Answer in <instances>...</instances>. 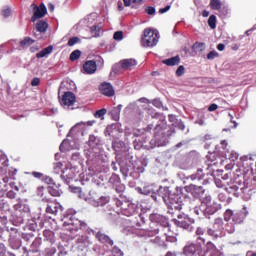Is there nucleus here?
<instances>
[{"mask_svg": "<svg viewBox=\"0 0 256 256\" xmlns=\"http://www.w3.org/2000/svg\"><path fill=\"white\" fill-rule=\"evenodd\" d=\"M0 210L2 212L10 211V206L4 199H0Z\"/></svg>", "mask_w": 256, "mask_h": 256, "instance_id": "obj_34", "label": "nucleus"}, {"mask_svg": "<svg viewBox=\"0 0 256 256\" xmlns=\"http://www.w3.org/2000/svg\"><path fill=\"white\" fill-rule=\"evenodd\" d=\"M81 55H82V52L80 50H75L70 54L69 59L70 61H76L80 59Z\"/></svg>", "mask_w": 256, "mask_h": 256, "instance_id": "obj_33", "label": "nucleus"}, {"mask_svg": "<svg viewBox=\"0 0 256 256\" xmlns=\"http://www.w3.org/2000/svg\"><path fill=\"white\" fill-rule=\"evenodd\" d=\"M186 192L190 193L192 196L199 198L205 194L206 190L203 189L202 186H196L193 184H190L189 186L185 187Z\"/></svg>", "mask_w": 256, "mask_h": 256, "instance_id": "obj_10", "label": "nucleus"}, {"mask_svg": "<svg viewBox=\"0 0 256 256\" xmlns=\"http://www.w3.org/2000/svg\"><path fill=\"white\" fill-rule=\"evenodd\" d=\"M106 114H107V109H106V108H102V109L97 110V111L94 113V117H95V118H98V119H101V118H103Z\"/></svg>", "mask_w": 256, "mask_h": 256, "instance_id": "obj_35", "label": "nucleus"}, {"mask_svg": "<svg viewBox=\"0 0 256 256\" xmlns=\"http://www.w3.org/2000/svg\"><path fill=\"white\" fill-rule=\"evenodd\" d=\"M177 242V238L175 236L172 235H167L165 233V243H176Z\"/></svg>", "mask_w": 256, "mask_h": 256, "instance_id": "obj_40", "label": "nucleus"}, {"mask_svg": "<svg viewBox=\"0 0 256 256\" xmlns=\"http://www.w3.org/2000/svg\"><path fill=\"white\" fill-rule=\"evenodd\" d=\"M145 11L149 15H154L156 13V9L152 6H149Z\"/></svg>", "mask_w": 256, "mask_h": 256, "instance_id": "obj_54", "label": "nucleus"}, {"mask_svg": "<svg viewBox=\"0 0 256 256\" xmlns=\"http://www.w3.org/2000/svg\"><path fill=\"white\" fill-rule=\"evenodd\" d=\"M137 66V60L134 58H126L125 60H120L119 64L114 66V69L120 67L124 70H131L133 67Z\"/></svg>", "mask_w": 256, "mask_h": 256, "instance_id": "obj_11", "label": "nucleus"}, {"mask_svg": "<svg viewBox=\"0 0 256 256\" xmlns=\"http://www.w3.org/2000/svg\"><path fill=\"white\" fill-rule=\"evenodd\" d=\"M234 213L235 212H233V210H226L224 212V220L229 222L231 219H233Z\"/></svg>", "mask_w": 256, "mask_h": 256, "instance_id": "obj_38", "label": "nucleus"}, {"mask_svg": "<svg viewBox=\"0 0 256 256\" xmlns=\"http://www.w3.org/2000/svg\"><path fill=\"white\" fill-rule=\"evenodd\" d=\"M43 236L47 241L53 243L55 241V233L52 230L45 229L43 231Z\"/></svg>", "mask_w": 256, "mask_h": 256, "instance_id": "obj_24", "label": "nucleus"}, {"mask_svg": "<svg viewBox=\"0 0 256 256\" xmlns=\"http://www.w3.org/2000/svg\"><path fill=\"white\" fill-rule=\"evenodd\" d=\"M185 72V68L184 66H180L179 68H177L176 70V76L177 77H181Z\"/></svg>", "mask_w": 256, "mask_h": 256, "instance_id": "obj_50", "label": "nucleus"}, {"mask_svg": "<svg viewBox=\"0 0 256 256\" xmlns=\"http://www.w3.org/2000/svg\"><path fill=\"white\" fill-rule=\"evenodd\" d=\"M63 163L61 162H57V163H54V166H53V169L56 173H60V171L63 169Z\"/></svg>", "mask_w": 256, "mask_h": 256, "instance_id": "obj_43", "label": "nucleus"}, {"mask_svg": "<svg viewBox=\"0 0 256 256\" xmlns=\"http://www.w3.org/2000/svg\"><path fill=\"white\" fill-rule=\"evenodd\" d=\"M145 224V219L143 216H138L137 221H136V227H141L142 225Z\"/></svg>", "mask_w": 256, "mask_h": 256, "instance_id": "obj_47", "label": "nucleus"}, {"mask_svg": "<svg viewBox=\"0 0 256 256\" xmlns=\"http://www.w3.org/2000/svg\"><path fill=\"white\" fill-rule=\"evenodd\" d=\"M90 31L95 37H98L100 34V29L97 26H91Z\"/></svg>", "mask_w": 256, "mask_h": 256, "instance_id": "obj_44", "label": "nucleus"}, {"mask_svg": "<svg viewBox=\"0 0 256 256\" xmlns=\"http://www.w3.org/2000/svg\"><path fill=\"white\" fill-rule=\"evenodd\" d=\"M158 42L157 34L154 33L150 28L144 30L142 38V45L144 47H154Z\"/></svg>", "mask_w": 256, "mask_h": 256, "instance_id": "obj_4", "label": "nucleus"}, {"mask_svg": "<svg viewBox=\"0 0 256 256\" xmlns=\"http://www.w3.org/2000/svg\"><path fill=\"white\" fill-rule=\"evenodd\" d=\"M211 256H224V254L219 250H213Z\"/></svg>", "mask_w": 256, "mask_h": 256, "instance_id": "obj_59", "label": "nucleus"}, {"mask_svg": "<svg viewBox=\"0 0 256 256\" xmlns=\"http://www.w3.org/2000/svg\"><path fill=\"white\" fill-rule=\"evenodd\" d=\"M116 207H118V214L124 215L126 217H131L136 213V207L130 202H122L118 199L115 200Z\"/></svg>", "mask_w": 256, "mask_h": 256, "instance_id": "obj_2", "label": "nucleus"}, {"mask_svg": "<svg viewBox=\"0 0 256 256\" xmlns=\"http://www.w3.org/2000/svg\"><path fill=\"white\" fill-rule=\"evenodd\" d=\"M208 166H219L223 163V158L218 156L216 153H210L207 155Z\"/></svg>", "mask_w": 256, "mask_h": 256, "instance_id": "obj_13", "label": "nucleus"}, {"mask_svg": "<svg viewBox=\"0 0 256 256\" xmlns=\"http://www.w3.org/2000/svg\"><path fill=\"white\" fill-rule=\"evenodd\" d=\"M225 156L230 160V161H236L239 158V154L235 151H230L227 150L225 153Z\"/></svg>", "mask_w": 256, "mask_h": 256, "instance_id": "obj_27", "label": "nucleus"}, {"mask_svg": "<svg viewBox=\"0 0 256 256\" xmlns=\"http://www.w3.org/2000/svg\"><path fill=\"white\" fill-rule=\"evenodd\" d=\"M79 42H80V38L79 37H73V38L69 39L67 45L72 47V46L76 45Z\"/></svg>", "mask_w": 256, "mask_h": 256, "instance_id": "obj_41", "label": "nucleus"}, {"mask_svg": "<svg viewBox=\"0 0 256 256\" xmlns=\"http://www.w3.org/2000/svg\"><path fill=\"white\" fill-rule=\"evenodd\" d=\"M53 50H54L53 46H48L47 48H45L42 51H40L39 53H37L36 57L38 59L47 57V55L51 54L53 52Z\"/></svg>", "mask_w": 256, "mask_h": 256, "instance_id": "obj_23", "label": "nucleus"}, {"mask_svg": "<svg viewBox=\"0 0 256 256\" xmlns=\"http://www.w3.org/2000/svg\"><path fill=\"white\" fill-rule=\"evenodd\" d=\"M35 41L29 37H25L21 42H20V47L21 48H27L31 46Z\"/></svg>", "mask_w": 256, "mask_h": 256, "instance_id": "obj_28", "label": "nucleus"}, {"mask_svg": "<svg viewBox=\"0 0 256 256\" xmlns=\"http://www.w3.org/2000/svg\"><path fill=\"white\" fill-rule=\"evenodd\" d=\"M33 6V16L31 17V22L37 21V19H41L47 15V7L45 4H40V6L32 5Z\"/></svg>", "mask_w": 256, "mask_h": 256, "instance_id": "obj_8", "label": "nucleus"}, {"mask_svg": "<svg viewBox=\"0 0 256 256\" xmlns=\"http://www.w3.org/2000/svg\"><path fill=\"white\" fill-rule=\"evenodd\" d=\"M205 234V230L202 227L196 229V236L201 237Z\"/></svg>", "mask_w": 256, "mask_h": 256, "instance_id": "obj_53", "label": "nucleus"}, {"mask_svg": "<svg viewBox=\"0 0 256 256\" xmlns=\"http://www.w3.org/2000/svg\"><path fill=\"white\" fill-rule=\"evenodd\" d=\"M216 185L219 188H224L226 192H228L229 194H233L236 197L244 194L245 190H247L245 184L239 181H230L229 183H227V185H225L220 184V181L218 180L216 181Z\"/></svg>", "mask_w": 256, "mask_h": 256, "instance_id": "obj_1", "label": "nucleus"}, {"mask_svg": "<svg viewBox=\"0 0 256 256\" xmlns=\"http://www.w3.org/2000/svg\"><path fill=\"white\" fill-rule=\"evenodd\" d=\"M41 83V79L39 77H34L32 80H31V85L33 87H37L39 86V84Z\"/></svg>", "mask_w": 256, "mask_h": 256, "instance_id": "obj_49", "label": "nucleus"}, {"mask_svg": "<svg viewBox=\"0 0 256 256\" xmlns=\"http://www.w3.org/2000/svg\"><path fill=\"white\" fill-rule=\"evenodd\" d=\"M207 234L213 239H218L221 236V234L217 232V230H215L213 227L207 229Z\"/></svg>", "mask_w": 256, "mask_h": 256, "instance_id": "obj_31", "label": "nucleus"}, {"mask_svg": "<svg viewBox=\"0 0 256 256\" xmlns=\"http://www.w3.org/2000/svg\"><path fill=\"white\" fill-rule=\"evenodd\" d=\"M207 251L214 250L216 248L215 244L212 241L206 243Z\"/></svg>", "mask_w": 256, "mask_h": 256, "instance_id": "obj_52", "label": "nucleus"}, {"mask_svg": "<svg viewBox=\"0 0 256 256\" xmlns=\"http://www.w3.org/2000/svg\"><path fill=\"white\" fill-rule=\"evenodd\" d=\"M76 103V95L71 92L67 91L62 95L60 99V105L63 107H71Z\"/></svg>", "mask_w": 256, "mask_h": 256, "instance_id": "obj_6", "label": "nucleus"}, {"mask_svg": "<svg viewBox=\"0 0 256 256\" xmlns=\"http://www.w3.org/2000/svg\"><path fill=\"white\" fill-rule=\"evenodd\" d=\"M99 91L102 95L106 97H113L115 95V90L111 83L103 82L99 86Z\"/></svg>", "mask_w": 256, "mask_h": 256, "instance_id": "obj_9", "label": "nucleus"}, {"mask_svg": "<svg viewBox=\"0 0 256 256\" xmlns=\"http://www.w3.org/2000/svg\"><path fill=\"white\" fill-rule=\"evenodd\" d=\"M208 26L213 30L217 28V17L215 15L209 17Z\"/></svg>", "mask_w": 256, "mask_h": 256, "instance_id": "obj_30", "label": "nucleus"}, {"mask_svg": "<svg viewBox=\"0 0 256 256\" xmlns=\"http://www.w3.org/2000/svg\"><path fill=\"white\" fill-rule=\"evenodd\" d=\"M196 246H199L201 249H203V246L206 245V239L203 238V236H198L196 238V243H195Z\"/></svg>", "mask_w": 256, "mask_h": 256, "instance_id": "obj_36", "label": "nucleus"}, {"mask_svg": "<svg viewBox=\"0 0 256 256\" xmlns=\"http://www.w3.org/2000/svg\"><path fill=\"white\" fill-rule=\"evenodd\" d=\"M232 222L234 224H241L243 223V214L241 212H235L232 217Z\"/></svg>", "mask_w": 256, "mask_h": 256, "instance_id": "obj_26", "label": "nucleus"}, {"mask_svg": "<svg viewBox=\"0 0 256 256\" xmlns=\"http://www.w3.org/2000/svg\"><path fill=\"white\" fill-rule=\"evenodd\" d=\"M173 222L177 227L187 230L188 232H192L193 230V225L189 224L186 220H176L174 218Z\"/></svg>", "mask_w": 256, "mask_h": 256, "instance_id": "obj_17", "label": "nucleus"}, {"mask_svg": "<svg viewBox=\"0 0 256 256\" xmlns=\"http://www.w3.org/2000/svg\"><path fill=\"white\" fill-rule=\"evenodd\" d=\"M72 192L80 194L82 192V189L80 187H73Z\"/></svg>", "mask_w": 256, "mask_h": 256, "instance_id": "obj_63", "label": "nucleus"}, {"mask_svg": "<svg viewBox=\"0 0 256 256\" xmlns=\"http://www.w3.org/2000/svg\"><path fill=\"white\" fill-rule=\"evenodd\" d=\"M83 70L86 74H94L97 71V63L95 60H87L83 64Z\"/></svg>", "mask_w": 256, "mask_h": 256, "instance_id": "obj_14", "label": "nucleus"}, {"mask_svg": "<svg viewBox=\"0 0 256 256\" xmlns=\"http://www.w3.org/2000/svg\"><path fill=\"white\" fill-rule=\"evenodd\" d=\"M226 48V46L224 44H218L217 45V50H219L220 52L224 51Z\"/></svg>", "mask_w": 256, "mask_h": 256, "instance_id": "obj_62", "label": "nucleus"}, {"mask_svg": "<svg viewBox=\"0 0 256 256\" xmlns=\"http://www.w3.org/2000/svg\"><path fill=\"white\" fill-rule=\"evenodd\" d=\"M31 175L38 179H41L43 177V173L41 172H32Z\"/></svg>", "mask_w": 256, "mask_h": 256, "instance_id": "obj_60", "label": "nucleus"}, {"mask_svg": "<svg viewBox=\"0 0 256 256\" xmlns=\"http://www.w3.org/2000/svg\"><path fill=\"white\" fill-rule=\"evenodd\" d=\"M7 198L9 199H15L16 197V193L12 190H10L7 194H6Z\"/></svg>", "mask_w": 256, "mask_h": 256, "instance_id": "obj_58", "label": "nucleus"}, {"mask_svg": "<svg viewBox=\"0 0 256 256\" xmlns=\"http://www.w3.org/2000/svg\"><path fill=\"white\" fill-rule=\"evenodd\" d=\"M41 238H35V240L32 242L30 246V250L32 253H38L39 249L41 248Z\"/></svg>", "mask_w": 256, "mask_h": 256, "instance_id": "obj_21", "label": "nucleus"}, {"mask_svg": "<svg viewBox=\"0 0 256 256\" xmlns=\"http://www.w3.org/2000/svg\"><path fill=\"white\" fill-rule=\"evenodd\" d=\"M42 201L46 203L45 212L48 215L57 216L59 212L63 211L62 205L56 201L48 198H43Z\"/></svg>", "mask_w": 256, "mask_h": 256, "instance_id": "obj_3", "label": "nucleus"}, {"mask_svg": "<svg viewBox=\"0 0 256 256\" xmlns=\"http://www.w3.org/2000/svg\"><path fill=\"white\" fill-rule=\"evenodd\" d=\"M83 222L81 220H78L77 218H74V216H71L69 220H65L64 226H69L68 230L70 232H77L83 227Z\"/></svg>", "mask_w": 256, "mask_h": 256, "instance_id": "obj_7", "label": "nucleus"}, {"mask_svg": "<svg viewBox=\"0 0 256 256\" xmlns=\"http://www.w3.org/2000/svg\"><path fill=\"white\" fill-rule=\"evenodd\" d=\"M220 145H221V147H222L223 150H226V151L229 150V149H228L229 144H228L227 140H222L221 143H220Z\"/></svg>", "mask_w": 256, "mask_h": 256, "instance_id": "obj_55", "label": "nucleus"}, {"mask_svg": "<svg viewBox=\"0 0 256 256\" xmlns=\"http://www.w3.org/2000/svg\"><path fill=\"white\" fill-rule=\"evenodd\" d=\"M163 199H164L166 206H167V201H170L171 204H176L178 202V197L173 196V195H170L168 197H163Z\"/></svg>", "mask_w": 256, "mask_h": 256, "instance_id": "obj_37", "label": "nucleus"}, {"mask_svg": "<svg viewBox=\"0 0 256 256\" xmlns=\"http://www.w3.org/2000/svg\"><path fill=\"white\" fill-rule=\"evenodd\" d=\"M219 210H221V205H219L218 203H210L207 204L205 207V210H202V213L208 217L210 215H214L215 213H217Z\"/></svg>", "mask_w": 256, "mask_h": 256, "instance_id": "obj_12", "label": "nucleus"}, {"mask_svg": "<svg viewBox=\"0 0 256 256\" xmlns=\"http://www.w3.org/2000/svg\"><path fill=\"white\" fill-rule=\"evenodd\" d=\"M183 254L185 256H205L203 248L195 243L185 245L183 248Z\"/></svg>", "mask_w": 256, "mask_h": 256, "instance_id": "obj_5", "label": "nucleus"}, {"mask_svg": "<svg viewBox=\"0 0 256 256\" xmlns=\"http://www.w3.org/2000/svg\"><path fill=\"white\" fill-rule=\"evenodd\" d=\"M212 228L221 234L224 230V220L222 218H216Z\"/></svg>", "mask_w": 256, "mask_h": 256, "instance_id": "obj_19", "label": "nucleus"}, {"mask_svg": "<svg viewBox=\"0 0 256 256\" xmlns=\"http://www.w3.org/2000/svg\"><path fill=\"white\" fill-rule=\"evenodd\" d=\"M180 63L179 56H173L172 58H167V60H163V64L173 67L175 65H178Z\"/></svg>", "mask_w": 256, "mask_h": 256, "instance_id": "obj_20", "label": "nucleus"}, {"mask_svg": "<svg viewBox=\"0 0 256 256\" xmlns=\"http://www.w3.org/2000/svg\"><path fill=\"white\" fill-rule=\"evenodd\" d=\"M96 239L102 244L114 245V241L105 233L98 231L95 235Z\"/></svg>", "mask_w": 256, "mask_h": 256, "instance_id": "obj_15", "label": "nucleus"}, {"mask_svg": "<svg viewBox=\"0 0 256 256\" xmlns=\"http://www.w3.org/2000/svg\"><path fill=\"white\" fill-rule=\"evenodd\" d=\"M48 193L53 197H61L63 194L62 190L58 187H48Z\"/></svg>", "mask_w": 256, "mask_h": 256, "instance_id": "obj_25", "label": "nucleus"}, {"mask_svg": "<svg viewBox=\"0 0 256 256\" xmlns=\"http://www.w3.org/2000/svg\"><path fill=\"white\" fill-rule=\"evenodd\" d=\"M226 231H227L229 234L235 233V231H236L235 225H234V224H227V226H226Z\"/></svg>", "mask_w": 256, "mask_h": 256, "instance_id": "obj_46", "label": "nucleus"}, {"mask_svg": "<svg viewBox=\"0 0 256 256\" xmlns=\"http://www.w3.org/2000/svg\"><path fill=\"white\" fill-rule=\"evenodd\" d=\"M114 40H116V41L123 40V32L122 31H118V32L114 33Z\"/></svg>", "mask_w": 256, "mask_h": 256, "instance_id": "obj_48", "label": "nucleus"}, {"mask_svg": "<svg viewBox=\"0 0 256 256\" xmlns=\"http://www.w3.org/2000/svg\"><path fill=\"white\" fill-rule=\"evenodd\" d=\"M2 15L7 18L11 15V9L10 8H6L2 11Z\"/></svg>", "mask_w": 256, "mask_h": 256, "instance_id": "obj_57", "label": "nucleus"}, {"mask_svg": "<svg viewBox=\"0 0 256 256\" xmlns=\"http://www.w3.org/2000/svg\"><path fill=\"white\" fill-rule=\"evenodd\" d=\"M219 109V106H218V104H216V103H213V104H211L209 107H208V111L209 112H215V111H217Z\"/></svg>", "mask_w": 256, "mask_h": 256, "instance_id": "obj_51", "label": "nucleus"}, {"mask_svg": "<svg viewBox=\"0 0 256 256\" xmlns=\"http://www.w3.org/2000/svg\"><path fill=\"white\" fill-rule=\"evenodd\" d=\"M219 57V53L216 51H211L208 55H207V59L208 60H214L215 58Z\"/></svg>", "mask_w": 256, "mask_h": 256, "instance_id": "obj_45", "label": "nucleus"}, {"mask_svg": "<svg viewBox=\"0 0 256 256\" xmlns=\"http://www.w3.org/2000/svg\"><path fill=\"white\" fill-rule=\"evenodd\" d=\"M57 252L55 247H50L45 249V256H54Z\"/></svg>", "mask_w": 256, "mask_h": 256, "instance_id": "obj_39", "label": "nucleus"}, {"mask_svg": "<svg viewBox=\"0 0 256 256\" xmlns=\"http://www.w3.org/2000/svg\"><path fill=\"white\" fill-rule=\"evenodd\" d=\"M223 4L221 0H210V7L213 10H220Z\"/></svg>", "mask_w": 256, "mask_h": 256, "instance_id": "obj_29", "label": "nucleus"}, {"mask_svg": "<svg viewBox=\"0 0 256 256\" xmlns=\"http://www.w3.org/2000/svg\"><path fill=\"white\" fill-rule=\"evenodd\" d=\"M123 1H124V6L126 7H130L131 3L141 4L143 2V0H123Z\"/></svg>", "mask_w": 256, "mask_h": 256, "instance_id": "obj_42", "label": "nucleus"}, {"mask_svg": "<svg viewBox=\"0 0 256 256\" xmlns=\"http://www.w3.org/2000/svg\"><path fill=\"white\" fill-rule=\"evenodd\" d=\"M165 256H176V253L172 251H168Z\"/></svg>", "mask_w": 256, "mask_h": 256, "instance_id": "obj_64", "label": "nucleus"}, {"mask_svg": "<svg viewBox=\"0 0 256 256\" xmlns=\"http://www.w3.org/2000/svg\"><path fill=\"white\" fill-rule=\"evenodd\" d=\"M47 28H49V24L45 21H38L36 24V31L39 33H46Z\"/></svg>", "mask_w": 256, "mask_h": 256, "instance_id": "obj_22", "label": "nucleus"}, {"mask_svg": "<svg viewBox=\"0 0 256 256\" xmlns=\"http://www.w3.org/2000/svg\"><path fill=\"white\" fill-rule=\"evenodd\" d=\"M0 256H6V248L3 243H0Z\"/></svg>", "mask_w": 256, "mask_h": 256, "instance_id": "obj_56", "label": "nucleus"}, {"mask_svg": "<svg viewBox=\"0 0 256 256\" xmlns=\"http://www.w3.org/2000/svg\"><path fill=\"white\" fill-rule=\"evenodd\" d=\"M165 239H166L165 233H163V234L158 235L155 238L151 239V242L157 247L167 249V243H166Z\"/></svg>", "mask_w": 256, "mask_h": 256, "instance_id": "obj_16", "label": "nucleus"}, {"mask_svg": "<svg viewBox=\"0 0 256 256\" xmlns=\"http://www.w3.org/2000/svg\"><path fill=\"white\" fill-rule=\"evenodd\" d=\"M167 207L169 214H174V211H180L182 209L180 202L171 204L170 200H167Z\"/></svg>", "mask_w": 256, "mask_h": 256, "instance_id": "obj_18", "label": "nucleus"}, {"mask_svg": "<svg viewBox=\"0 0 256 256\" xmlns=\"http://www.w3.org/2000/svg\"><path fill=\"white\" fill-rule=\"evenodd\" d=\"M96 124V121L95 120H90V121H87V122H79L75 125V128H79V127H92Z\"/></svg>", "mask_w": 256, "mask_h": 256, "instance_id": "obj_32", "label": "nucleus"}, {"mask_svg": "<svg viewBox=\"0 0 256 256\" xmlns=\"http://www.w3.org/2000/svg\"><path fill=\"white\" fill-rule=\"evenodd\" d=\"M170 8H171V6H170V5H167L165 8H161V9L159 10V13H160V14H164V13H166L167 11H169Z\"/></svg>", "mask_w": 256, "mask_h": 256, "instance_id": "obj_61", "label": "nucleus"}]
</instances>
